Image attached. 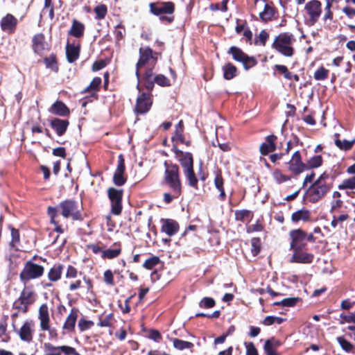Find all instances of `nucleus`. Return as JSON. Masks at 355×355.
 Instances as JSON below:
<instances>
[{"instance_id": "obj_1", "label": "nucleus", "mask_w": 355, "mask_h": 355, "mask_svg": "<svg viewBox=\"0 0 355 355\" xmlns=\"http://www.w3.org/2000/svg\"><path fill=\"white\" fill-rule=\"evenodd\" d=\"M60 214L63 218L78 220L80 218V209L78 204L71 200L60 202L56 207H49L48 214L51 218V223L57 224V218Z\"/></svg>"}, {"instance_id": "obj_2", "label": "nucleus", "mask_w": 355, "mask_h": 355, "mask_svg": "<svg viewBox=\"0 0 355 355\" xmlns=\"http://www.w3.org/2000/svg\"><path fill=\"white\" fill-rule=\"evenodd\" d=\"M328 178L329 175L324 172L307 189L305 197L309 202H317L327 194L330 189V186L326 183Z\"/></svg>"}, {"instance_id": "obj_3", "label": "nucleus", "mask_w": 355, "mask_h": 355, "mask_svg": "<svg viewBox=\"0 0 355 355\" xmlns=\"http://www.w3.org/2000/svg\"><path fill=\"white\" fill-rule=\"evenodd\" d=\"M175 155L180 162L185 178L190 187L197 188L198 179L193 171V159L191 153H184L179 150H175Z\"/></svg>"}, {"instance_id": "obj_4", "label": "nucleus", "mask_w": 355, "mask_h": 355, "mask_svg": "<svg viewBox=\"0 0 355 355\" xmlns=\"http://www.w3.org/2000/svg\"><path fill=\"white\" fill-rule=\"evenodd\" d=\"M295 42V39L293 35L282 33L275 37L272 47L282 55L291 57L294 53L293 46Z\"/></svg>"}, {"instance_id": "obj_5", "label": "nucleus", "mask_w": 355, "mask_h": 355, "mask_svg": "<svg viewBox=\"0 0 355 355\" xmlns=\"http://www.w3.org/2000/svg\"><path fill=\"white\" fill-rule=\"evenodd\" d=\"M165 165L164 181L169 187L171 190L174 193V196H180L181 193V181L179 175V168L177 165H168L166 162Z\"/></svg>"}, {"instance_id": "obj_6", "label": "nucleus", "mask_w": 355, "mask_h": 355, "mask_svg": "<svg viewBox=\"0 0 355 355\" xmlns=\"http://www.w3.org/2000/svg\"><path fill=\"white\" fill-rule=\"evenodd\" d=\"M37 318L42 331H48L51 339H56L58 333L55 328L51 327L50 310L46 304H42L38 309Z\"/></svg>"}, {"instance_id": "obj_7", "label": "nucleus", "mask_w": 355, "mask_h": 355, "mask_svg": "<svg viewBox=\"0 0 355 355\" xmlns=\"http://www.w3.org/2000/svg\"><path fill=\"white\" fill-rule=\"evenodd\" d=\"M155 55L149 47H141L139 49V59L136 64L135 71L138 80L141 78V69L144 67H153L155 64L157 62Z\"/></svg>"}, {"instance_id": "obj_8", "label": "nucleus", "mask_w": 355, "mask_h": 355, "mask_svg": "<svg viewBox=\"0 0 355 355\" xmlns=\"http://www.w3.org/2000/svg\"><path fill=\"white\" fill-rule=\"evenodd\" d=\"M44 272V268L31 261H27L19 274V279L24 284L29 281L40 278Z\"/></svg>"}, {"instance_id": "obj_9", "label": "nucleus", "mask_w": 355, "mask_h": 355, "mask_svg": "<svg viewBox=\"0 0 355 355\" xmlns=\"http://www.w3.org/2000/svg\"><path fill=\"white\" fill-rule=\"evenodd\" d=\"M289 236L291 239V248L292 250L302 249L306 246L307 241H315V238L312 234H307L301 229L291 230L289 232Z\"/></svg>"}, {"instance_id": "obj_10", "label": "nucleus", "mask_w": 355, "mask_h": 355, "mask_svg": "<svg viewBox=\"0 0 355 355\" xmlns=\"http://www.w3.org/2000/svg\"><path fill=\"white\" fill-rule=\"evenodd\" d=\"M287 164L288 171L295 175H298L307 169V166L302 162L301 153L299 150L293 153Z\"/></svg>"}, {"instance_id": "obj_11", "label": "nucleus", "mask_w": 355, "mask_h": 355, "mask_svg": "<svg viewBox=\"0 0 355 355\" xmlns=\"http://www.w3.org/2000/svg\"><path fill=\"white\" fill-rule=\"evenodd\" d=\"M12 326L14 331L17 334L22 341L26 343L32 341L34 333V324L33 321L26 320L19 329H16V326L14 322Z\"/></svg>"}, {"instance_id": "obj_12", "label": "nucleus", "mask_w": 355, "mask_h": 355, "mask_svg": "<svg viewBox=\"0 0 355 355\" xmlns=\"http://www.w3.org/2000/svg\"><path fill=\"white\" fill-rule=\"evenodd\" d=\"M228 52L232 54L234 60L241 62L245 69H248L256 64V60L254 58L248 56L238 47L232 46Z\"/></svg>"}, {"instance_id": "obj_13", "label": "nucleus", "mask_w": 355, "mask_h": 355, "mask_svg": "<svg viewBox=\"0 0 355 355\" xmlns=\"http://www.w3.org/2000/svg\"><path fill=\"white\" fill-rule=\"evenodd\" d=\"M304 10L311 24H314L321 15V3L318 0H311L306 3Z\"/></svg>"}, {"instance_id": "obj_14", "label": "nucleus", "mask_w": 355, "mask_h": 355, "mask_svg": "<svg viewBox=\"0 0 355 355\" xmlns=\"http://www.w3.org/2000/svg\"><path fill=\"white\" fill-rule=\"evenodd\" d=\"M107 192L109 198L112 202V212L116 215H118L121 213L122 209V190H118L114 188H110Z\"/></svg>"}, {"instance_id": "obj_15", "label": "nucleus", "mask_w": 355, "mask_h": 355, "mask_svg": "<svg viewBox=\"0 0 355 355\" xmlns=\"http://www.w3.org/2000/svg\"><path fill=\"white\" fill-rule=\"evenodd\" d=\"M152 103L150 94L142 93L137 97L135 110L137 114H145L150 110Z\"/></svg>"}, {"instance_id": "obj_16", "label": "nucleus", "mask_w": 355, "mask_h": 355, "mask_svg": "<svg viewBox=\"0 0 355 355\" xmlns=\"http://www.w3.org/2000/svg\"><path fill=\"white\" fill-rule=\"evenodd\" d=\"M18 20L11 14H7L0 21L1 30L8 34H12L15 31Z\"/></svg>"}, {"instance_id": "obj_17", "label": "nucleus", "mask_w": 355, "mask_h": 355, "mask_svg": "<svg viewBox=\"0 0 355 355\" xmlns=\"http://www.w3.org/2000/svg\"><path fill=\"white\" fill-rule=\"evenodd\" d=\"M125 164L124 159L121 155L119 157L117 168L114 174V183L117 186H121L125 184L126 178L124 177Z\"/></svg>"}, {"instance_id": "obj_18", "label": "nucleus", "mask_w": 355, "mask_h": 355, "mask_svg": "<svg viewBox=\"0 0 355 355\" xmlns=\"http://www.w3.org/2000/svg\"><path fill=\"white\" fill-rule=\"evenodd\" d=\"M151 12L159 15L162 13L172 14L174 12V4L172 2H165L158 4H150Z\"/></svg>"}, {"instance_id": "obj_19", "label": "nucleus", "mask_w": 355, "mask_h": 355, "mask_svg": "<svg viewBox=\"0 0 355 355\" xmlns=\"http://www.w3.org/2000/svg\"><path fill=\"white\" fill-rule=\"evenodd\" d=\"M293 250V254L291 258V262L309 263L313 259V255L310 253L303 252L302 249H295Z\"/></svg>"}, {"instance_id": "obj_20", "label": "nucleus", "mask_w": 355, "mask_h": 355, "mask_svg": "<svg viewBox=\"0 0 355 355\" xmlns=\"http://www.w3.org/2000/svg\"><path fill=\"white\" fill-rule=\"evenodd\" d=\"M162 232L166 233L169 236L175 234L179 230L178 223L172 219H163L162 220Z\"/></svg>"}, {"instance_id": "obj_21", "label": "nucleus", "mask_w": 355, "mask_h": 355, "mask_svg": "<svg viewBox=\"0 0 355 355\" xmlns=\"http://www.w3.org/2000/svg\"><path fill=\"white\" fill-rule=\"evenodd\" d=\"M277 137L275 135L266 137L265 142L260 146V152L262 155H266L269 153L274 151L276 148L275 140Z\"/></svg>"}, {"instance_id": "obj_22", "label": "nucleus", "mask_w": 355, "mask_h": 355, "mask_svg": "<svg viewBox=\"0 0 355 355\" xmlns=\"http://www.w3.org/2000/svg\"><path fill=\"white\" fill-rule=\"evenodd\" d=\"M78 318V310L76 309H72L68 315L63 326V330L69 332L72 331L76 325V322Z\"/></svg>"}, {"instance_id": "obj_23", "label": "nucleus", "mask_w": 355, "mask_h": 355, "mask_svg": "<svg viewBox=\"0 0 355 355\" xmlns=\"http://www.w3.org/2000/svg\"><path fill=\"white\" fill-rule=\"evenodd\" d=\"M311 211L306 209H299L291 215V220L294 223L300 221L308 222L311 220Z\"/></svg>"}, {"instance_id": "obj_24", "label": "nucleus", "mask_w": 355, "mask_h": 355, "mask_svg": "<svg viewBox=\"0 0 355 355\" xmlns=\"http://www.w3.org/2000/svg\"><path fill=\"white\" fill-rule=\"evenodd\" d=\"M51 125L54 129L58 135H62L67 130L69 125V121L67 120L54 119L51 122Z\"/></svg>"}, {"instance_id": "obj_25", "label": "nucleus", "mask_w": 355, "mask_h": 355, "mask_svg": "<svg viewBox=\"0 0 355 355\" xmlns=\"http://www.w3.org/2000/svg\"><path fill=\"white\" fill-rule=\"evenodd\" d=\"M34 295V293L28 289H24L21 292L19 300L24 306V312L27 311L28 306L33 303Z\"/></svg>"}, {"instance_id": "obj_26", "label": "nucleus", "mask_w": 355, "mask_h": 355, "mask_svg": "<svg viewBox=\"0 0 355 355\" xmlns=\"http://www.w3.org/2000/svg\"><path fill=\"white\" fill-rule=\"evenodd\" d=\"M49 112L54 114H58L62 116H66L69 114V110L66 105L61 101H56L49 108Z\"/></svg>"}, {"instance_id": "obj_27", "label": "nucleus", "mask_w": 355, "mask_h": 355, "mask_svg": "<svg viewBox=\"0 0 355 355\" xmlns=\"http://www.w3.org/2000/svg\"><path fill=\"white\" fill-rule=\"evenodd\" d=\"M80 48L78 46L68 44L66 46V54L69 62L76 61L79 57Z\"/></svg>"}, {"instance_id": "obj_28", "label": "nucleus", "mask_w": 355, "mask_h": 355, "mask_svg": "<svg viewBox=\"0 0 355 355\" xmlns=\"http://www.w3.org/2000/svg\"><path fill=\"white\" fill-rule=\"evenodd\" d=\"M154 78L152 67H146V71L143 75L142 80L144 81L145 87L148 89H153L154 87Z\"/></svg>"}, {"instance_id": "obj_29", "label": "nucleus", "mask_w": 355, "mask_h": 355, "mask_svg": "<svg viewBox=\"0 0 355 355\" xmlns=\"http://www.w3.org/2000/svg\"><path fill=\"white\" fill-rule=\"evenodd\" d=\"M85 26L83 23L74 19L69 34L76 37H80L83 35Z\"/></svg>"}, {"instance_id": "obj_30", "label": "nucleus", "mask_w": 355, "mask_h": 355, "mask_svg": "<svg viewBox=\"0 0 355 355\" xmlns=\"http://www.w3.org/2000/svg\"><path fill=\"white\" fill-rule=\"evenodd\" d=\"M62 268V266L60 264L53 266L48 272L49 279L52 282L58 281L61 278Z\"/></svg>"}, {"instance_id": "obj_31", "label": "nucleus", "mask_w": 355, "mask_h": 355, "mask_svg": "<svg viewBox=\"0 0 355 355\" xmlns=\"http://www.w3.org/2000/svg\"><path fill=\"white\" fill-rule=\"evenodd\" d=\"M224 180L220 174H217L214 178V185L217 190L220 192L219 199L224 200L226 198V193L223 187Z\"/></svg>"}, {"instance_id": "obj_32", "label": "nucleus", "mask_w": 355, "mask_h": 355, "mask_svg": "<svg viewBox=\"0 0 355 355\" xmlns=\"http://www.w3.org/2000/svg\"><path fill=\"white\" fill-rule=\"evenodd\" d=\"M274 15V9L267 3L264 4L263 10L259 12V17L263 21L271 20Z\"/></svg>"}, {"instance_id": "obj_33", "label": "nucleus", "mask_w": 355, "mask_h": 355, "mask_svg": "<svg viewBox=\"0 0 355 355\" xmlns=\"http://www.w3.org/2000/svg\"><path fill=\"white\" fill-rule=\"evenodd\" d=\"M223 76L226 80H231L236 74V68L231 63H227L223 67Z\"/></svg>"}, {"instance_id": "obj_34", "label": "nucleus", "mask_w": 355, "mask_h": 355, "mask_svg": "<svg viewBox=\"0 0 355 355\" xmlns=\"http://www.w3.org/2000/svg\"><path fill=\"white\" fill-rule=\"evenodd\" d=\"M173 345L178 350L191 349L193 347V344L191 342L184 341L178 338L173 340Z\"/></svg>"}, {"instance_id": "obj_35", "label": "nucleus", "mask_w": 355, "mask_h": 355, "mask_svg": "<svg viewBox=\"0 0 355 355\" xmlns=\"http://www.w3.org/2000/svg\"><path fill=\"white\" fill-rule=\"evenodd\" d=\"M272 178L277 184H282L291 180V177L284 175L279 169H275L273 171Z\"/></svg>"}, {"instance_id": "obj_36", "label": "nucleus", "mask_w": 355, "mask_h": 355, "mask_svg": "<svg viewBox=\"0 0 355 355\" xmlns=\"http://www.w3.org/2000/svg\"><path fill=\"white\" fill-rule=\"evenodd\" d=\"M338 343L340 345L341 348L347 352H353L354 351V345L347 340L344 337L339 336L336 338Z\"/></svg>"}, {"instance_id": "obj_37", "label": "nucleus", "mask_w": 355, "mask_h": 355, "mask_svg": "<svg viewBox=\"0 0 355 355\" xmlns=\"http://www.w3.org/2000/svg\"><path fill=\"white\" fill-rule=\"evenodd\" d=\"M339 189H355V175L349 178L345 179L340 184L338 185Z\"/></svg>"}, {"instance_id": "obj_38", "label": "nucleus", "mask_w": 355, "mask_h": 355, "mask_svg": "<svg viewBox=\"0 0 355 355\" xmlns=\"http://www.w3.org/2000/svg\"><path fill=\"white\" fill-rule=\"evenodd\" d=\"M354 141H355L354 139L352 140V141H347L345 139H344L343 141H341V140L337 139L335 140V144L340 150H348L352 148Z\"/></svg>"}, {"instance_id": "obj_39", "label": "nucleus", "mask_w": 355, "mask_h": 355, "mask_svg": "<svg viewBox=\"0 0 355 355\" xmlns=\"http://www.w3.org/2000/svg\"><path fill=\"white\" fill-rule=\"evenodd\" d=\"M322 164V158L320 155H315L309 159L308 161L307 169L308 168H318Z\"/></svg>"}, {"instance_id": "obj_40", "label": "nucleus", "mask_w": 355, "mask_h": 355, "mask_svg": "<svg viewBox=\"0 0 355 355\" xmlns=\"http://www.w3.org/2000/svg\"><path fill=\"white\" fill-rule=\"evenodd\" d=\"M261 248V241L259 238H253L251 239V252L253 257L257 256Z\"/></svg>"}, {"instance_id": "obj_41", "label": "nucleus", "mask_w": 355, "mask_h": 355, "mask_svg": "<svg viewBox=\"0 0 355 355\" xmlns=\"http://www.w3.org/2000/svg\"><path fill=\"white\" fill-rule=\"evenodd\" d=\"M44 349L45 352H49L51 355H60V346L56 347L49 343H45Z\"/></svg>"}, {"instance_id": "obj_42", "label": "nucleus", "mask_w": 355, "mask_h": 355, "mask_svg": "<svg viewBox=\"0 0 355 355\" xmlns=\"http://www.w3.org/2000/svg\"><path fill=\"white\" fill-rule=\"evenodd\" d=\"M44 40V37L42 35H37L33 37V45L35 51L40 52L42 49H44L42 42Z\"/></svg>"}, {"instance_id": "obj_43", "label": "nucleus", "mask_w": 355, "mask_h": 355, "mask_svg": "<svg viewBox=\"0 0 355 355\" xmlns=\"http://www.w3.org/2000/svg\"><path fill=\"white\" fill-rule=\"evenodd\" d=\"M328 72L327 69L322 67L314 73L313 77L317 80H324L327 78Z\"/></svg>"}, {"instance_id": "obj_44", "label": "nucleus", "mask_w": 355, "mask_h": 355, "mask_svg": "<svg viewBox=\"0 0 355 355\" xmlns=\"http://www.w3.org/2000/svg\"><path fill=\"white\" fill-rule=\"evenodd\" d=\"M94 12L96 15V18L101 19H103L107 14V7L103 4L98 5L94 8Z\"/></svg>"}, {"instance_id": "obj_45", "label": "nucleus", "mask_w": 355, "mask_h": 355, "mask_svg": "<svg viewBox=\"0 0 355 355\" xmlns=\"http://www.w3.org/2000/svg\"><path fill=\"white\" fill-rule=\"evenodd\" d=\"M215 300L211 297H204L199 302L201 308L209 309L215 306Z\"/></svg>"}, {"instance_id": "obj_46", "label": "nucleus", "mask_w": 355, "mask_h": 355, "mask_svg": "<svg viewBox=\"0 0 355 355\" xmlns=\"http://www.w3.org/2000/svg\"><path fill=\"white\" fill-rule=\"evenodd\" d=\"M155 83L162 87L170 85V80L166 76L162 74H159L155 76L154 83Z\"/></svg>"}, {"instance_id": "obj_47", "label": "nucleus", "mask_w": 355, "mask_h": 355, "mask_svg": "<svg viewBox=\"0 0 355 355\" xmlns=\"http://www.w3.org/2000/svg\"><path fill=\"white\" fill-rule=\"evenodd\" d=\"M121 253V250L119 249H107L103 252V256L107 259H113L119 256Z\"/></svg>"}, {"instance_id": "obj_48", "label": "nucleus", "mask_w": 355, "mask_h": 355, "mask_svg": "<svg viewBox=\"0 0 355 355\" xmlns=\"http://www.w3.org/2000/svg\"><path fill=\"white\" fill-rule=\"evenodd\" d=\"M159 259L157 257H153L147 259L143 264V266L148 270L152 269L154 266L158 264Z\"/></svg>"}, {"instance_id": "obj_49", "label": "nucleus", "mask_w": 355, "mask_h": 355, "mask_svg": "<svg viewBox=\"0 0 355 355\" xmlns=\"http://www.w3.org/2000/svg\"><path fill=\"white\" fill-rule=\"evenodd\" d=\"M94 325V322L91 320H87L81 318L78 322V327L81 331H86Z\"/></svg>"}, {"instance_id": "obj_50", "label": "nucleus", "mask_w": 355, "mask_h": 355, "mask_svg": "<svg viewBox=\"0 0 355 355\" xmlns=\"http://www.w3.org/2000/svg\"><path fill=\"white\" fill-rule=\"evenodd\" d=\"M60 355L63 353L64 355H76L80 354L78 353L75 348L68 346V345H62L60 346Z\"/></svg>"}, {"instance_id": "obj_51", "label": "nucleus", "mask_w": 355, "mask_h": 355, "mask_svg": "<svg viewBox=\"0 0 355 355\" xmlns=\"http://www.w3.org/2000/svg\"><path fill=\"white\" fill-rule=\"evenodd\" d=\"M264 351L267 355H279L275 348H273V343L270 340H267L264 345Z\"/></svg>"}, {"instance_id": "obj_52", "label": "nucleus", "mask_w": 355, "mask_h": 355, "mask_svg": "<svg viewBox=\"0 0 355 355\" xmlns=\"http://www.w3.org/2000/svg\"><path fill=\"white\" fill-rule=\"evenodd\" d=\"M103 281L109 286H113L114 284L113 273L110 270H107L104 272Z\"/></svg>"}, {"instance_id": "obj_53", "label": "nucleus", "mask_w": 355, "mask_h": 355, "mask_svg": "<svg viewBox=\"0 0 355 355\" xmlns=\"http://www.w3.org/2000/svg\"><path fill=\"white\" fill-rule=\"evenodd\" d=\"M299 300V297H288L280 301V303L283 306L291 307L295 306Z\"/></svg>"}, {"instance_id": "obj_54", "label": "nucleus", "mask_w": 355, "mask_h": 355, "mask_svg": "<svg viewBox=\"0 0 355 355\" xmlns=\"http://www.w3.org/2000/svg\"><path fill=\"white\" fill-rule=\"evenodd\" d=\"M101 83V78L96 77L90 83L89 85L85 89V92H89L91 90H96L98 88Z\"/></svg>"}, {"instance_id": "obj_55", "label": "nucleus", "mask_w": 355, "mask_h": 355, "mask_svg": "<svg viewBox=\"0 0 355 355\" xmlns=\"http://www.w3.org/2000/svg\"><path fill=\"white\" fill-rule=\"evenodd\" d=\"M268 33L265 30L261 31L259 33L258 39L256 40L255 43L258 44L259 42H260L261 45L264 46L266 42V40L268 38Z\"/></svg>"}, {"instance_id": "obj_56", "label": "nucleus", "mask_w": 355, "mask_h": 355, "mask_svg": "<svg viewBox=\"0 0 355 355\" xmlns=\"http://www.w3.org/2000/svg\"><path fill=\"white\" fill-rule=\"evenodd\" d=\"M77 275L78 271L73 266H69L67 267V270L65 275L66 278L75 279L77 277Z\"/></svg>"}, {"instance_id": "obj_57", "label": "nucleus", "mask_w": 355, "mask_h": 355, "mask_svg": "<svg viewBox=\"0 0 355 355\" xmlns=\"http://www.w3.org/2000/svg\"><path fill=\"white\" fill-rule=\"evenodd\" d=\"M247 355H258L257 349L252 343H245Z\"/></svg>"}, {"instance_id": "obj_58", "label": "nucleus", "mask_w": 355, "mask_h": 355, "mask_svg": "<svg viewBox=\"0 0 355 355\" xmlns=\"http://www.w3.org/2000/svg\"><path fill=\"white\" fill-rule=\"evenodd\" d=\"M342 11L349 19H352L355 17V9L352 7L345 6L342 9Z\"/></svg>"}, {"instance_id": "obj_59", "label": "nucleus", "mask_w": 355, "mask_h": 355, "mask_svg": "<svg viewBox=\"0 0 355 355\" xmlns=\"http://www.w3.org/2000/svg\"><path fill=\"white\" fill-rule=\"evenodd\" d=\"M7 322L6 320H2L0 321V338L6 335L7 331Z\"/></svg>"}, {"instance_id": "obj_60", "label": "nucleus", "mask_w": 355, "mask_h": 355, "mask_svg": "<svg viewBox=\"0 0 355 355\" xmlns=\"http://www.w3.org/2000/svg\"><path fill=\"white\" fill-rule=\"evenodd\" d=\"M179 196H174V193L171 191V193H164V200L166 203H170L174 198H178Z\"/></svg>"}, {"instance_id": "obj_61", "label": "nucleus", "mask_w": 355, "mask_h": 355, "mask_svg": "<svg viewBox=\"0 0 355 355\" xmlns=\"http://www.w3.org/2000/svg\"><path fill=\"white\" fill-rule=\"evenodd\" d=\"M149 338L156 342H159L161 340L162 336L158 331L152 330L150 332Z\"/></svg>"}, {"instance_id": "obj_62", "label": "nucleus", "mask_w": 355, "mask_h": 355, "mask_svg": "<svg viewBox=\"0 0 355 355\" xmlns=\"http://www.w3.org/2000/svg\"><path fill=\"white\" fill-rule=\"evenodd\" d=\"M105 66V62L103 60L96 61L92 65V70L96 71L101 70Z\"/></svg>"}, {"instance_id": "obj_63", "label": "nucleus", "mask_w": 355, "mask_h": 355, "mask_svg": "<svg viewBox=\"0 0 355 355\" xmlns=\"http://www.w3.org/2000/svg\"><path fill=\"white\" fill-rule=\"evenodd\" d=\"M11 235H12V243L13 245H15L17 242L19 240V234L18 230L12 228L11 230Z\"/></svg>"}, {"instance_id": "obj_64", "label": "nucleus", "mask_w": 355, "mask_h": 355, "mask_svg": "<svg viewBox=\"0 0 355 355\" xmlns=\"http://www.w3.org/2000/svg\"><path fill=\"white\" fill-rule=\"evenodd\" d=\"M53 154L55 156L64 157H65V149L62 147L54 148L53 150Z\"/></svg>"}]
</instances>
